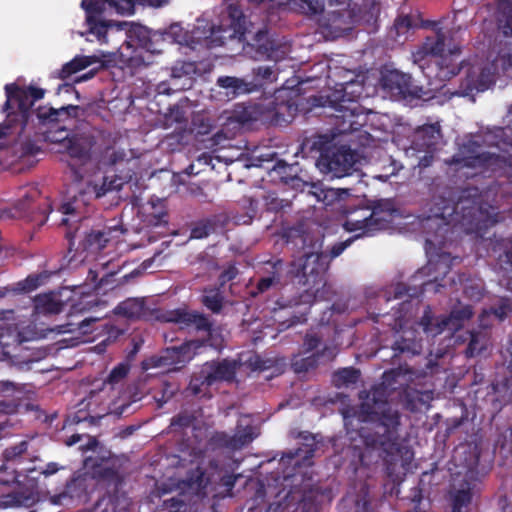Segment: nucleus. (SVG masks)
I'll list each match as a JSON object with an SVG mask.
<instances>
[{"label": "nucleus", "mask_w": 512, "mask_h": 512, "mask_svg": "<svg viewBox=\"0 0 512 512\" xmlns=\"http://www.w3.org/2000/svg\"><path fill=\"white\" fill-rule=\"evenodd\" d=\"M363 86L356 81L337 84L326 95L314 99V104L330 107L335 110L333 130L330 135L319 137L321 160L335 177L341 178L350 174L355 163V153L346 146L336 147L333 140L336 135L359 131L366 123L367 117L363 106L359 103Z\"/></svg>", "instance_id": "1"}, {"label": "nucleus", "mask_w": 512, "mask_h": 512, "mask_svg": "<svg viewBox=\"0 0 512 512\" xmlns=\"http://www.w3.org/2000/svg\"><path fill=\"white\" fill-rule=\"evenodd\" d=\"M393 212L392 204L389 201L380 200L375 203L369 216L361 220H347L344 228L348 232L362 230L361 234L349 237L348 239L335 243L328 252L310 253L306 262L301 264V268L306 270L310 286L297 299H294L295 306L304 304L306 307L300 312V315H294L289 320L287 327L298 323L306 322V315L311 305L317 300H330L333 296L332 287L327 283V272L333 259L340 256L351 244L362 237L368 235L371 231L382 229L389 222Z\"/></svg>", "instance_id": "2"}, {"label": "nucleus", "mask_w": 512, "mask_h": 512, "mask_svg": "<svg viewBox=\"0 0 512 512\" xmlns=\"http://www.w3.org/2000/svg\"><path fill=\"white\" fill-rule=\"evenodd\" d=\"M389 389L383 382L374 385L363 398L359 407V418L373 426V432L360 430L364 445L370 449H381L387 454L400 451V427L402 414L398 406L389 401Z\"/></svg>", "instance_id": "3"}, {"label": "nucleus", "mask_w": 512, "mask_h": 512, "mask_svg": "<svg viewBox=\"0 0 512 512\" xmlns=\"http://www.w3.org/2000/svg\"><path fill=\"white\" fill-rule=\"evenodd\" d=\"M460 53L461 48L454 41L452 30L438 28L435 35L427 37L413 53V58L429 81L445 82L460 72Z\"/></svg>", "instance_id": "4"}, {"label": "nucleus", "mask_w": 512, "mask_h": 512, "mask_svg": "<svg viewBox=\"0 0 512 512\" xmlns=\"http://www.w3.org/2000/svg\"><path fill=\"white\" fill-rule=\"evenodd\" d=\"M58 211L66 217L61 219V224L67 227L65 238L68 242V254L70 261H84V252L98 253L102 251L111 239V233L116 228L90 229L88 219L82 216L81 207L77 197L63 202L58 206Z\"/></svg>", "instance_id": "5"}, {"label": "nucleus", "mask_w": 512, "mask_h": 512, "mask_svg": "<svg viewBox=\"0 0 512 512\" xmlns=\"http://www.w3.org/2000/svg\"><path fill=\"white\" fill-rule=\"evenodd\" d=\"M450 271V265L447 263L445 255H441L437 261L429 260L428 263L417 270L411 277L412 286L399 282L393 287L392 299L418 298L424 292L433 290L435 293L440 291V287H445V277ZM391 297H386L388 303Z\"/></svg>", "instance_id": "6"}, {"label": "nucleus", "mask_w": 512, "mask_h": 512, "mask_svg": "<svg viewBox=\"0 0 512 512\" xmlns=\"http://www.w3.org/2000/svg\"><path fill=\"white\" fill-rule=\"evenodd\" d=\"M284 237L288 245H292L303 255L292 261L289 266V273L294 278H298V284L309 288V278L307 271L301 268V264L308 259L310 253H320L323 247L324 236L312 230L305 222H298L289 227L284 232Z\"/></svg>", "instance_id": "7"}, {"label": "nucleus", "mask_w": 512, "mask_h": 512, "mask_svg": "<svg viewBox=\"0 0 512 512\" xmlns=\"http://www.w3.org/2000/svg\"><path fill=\"white\" fill-rule=\"evenodd\" d=\"M5 93L4 111L11 110L14 105L17 106V111L8 113V120L12 121L19 118L20 132H24L30 124L34 103L44 98L46 90L32 85L20 87L11 83L5 85Z\"/></svg>", "instance_id": "8"}, {"label": "nucleus", "mask_w": 512, "mask_h": 512, "mask_svg": "<svg viewBox=\"0 0 512 512\" xmlns=\"http://www.w3.org/2000/svg\"><path fill=\"white\" fill-rule=\"evenodd\" d=\"M477 192L476 188L463 190L454 206V212L461 214L462 225L467 226V231L483 234L497 223V215L482 208Z\"/></svg>", "instance_id": "9"}, {"label": "nucleus", "mask_w": 512, "mask_h": 512, "mask_svg": "<svg viewBox=\"0 0 512 512\" xmlns=\"http://www.w3.org/2000/svg\"><path fill=\"white\" fill-rule=\"evenodd\" d=\"M137 0H82L81 6L86 13L88 32L96 36L101 43H106L107 32L116 23L102 19L104 12L109 8H118L120 3L133 5Z\"/></svg>", "instance_id": "10"}, {"label": "nucleus", "mask_w": 512, "mask_h": 512, "mask_svg": "<svg viewBox=\"0 0 512 512\" xmlns=\"http://www.w3.org/2000/svg\"><path fill=\"white\" fill-rule=\"evenodd\" d=\"M39 195L40 193L36 188H25L21 198L16 202L15 208L20 217L42 226L46 223L53 208L48 199L44 200L43 203L36 204Z\"/></svg>", "instance_id": "11"}, {"label": "nucleus", "mask_w": 512, "mask_h": 512, "mask_svg": "<svg viewBox=\"0 0 512 512\" xmlns=\"http://www.w3.org/2000/svg\"><path fill=\"white\" fill-rule=\"evenodd\" d=\"M117 31L125 29L127 40L125 43L129 47H140L152 54L160 53L161 48L158 47L157 41L161 37L157 33L151 34L150 30L140 24H128L127 22L116 23Z\"/></svg>", "instance_id": "12"}, {"label": "nucleus", "mask_w": 512, "mask_h": 512, "mask_svg": "<svg viewBox=\"0 0 512 512\" xmlns=\"http://www.w3.org/2000/svg\"><path fill=\"white\" fill-rule=\"evenodd\" d=\"M169 320L178 324H182L186 327H194L196 331H203L207 333V337L199 342V344L195 347H199L201 345H209L211 347L218 346V342L216 338H214L212 322L206 315L196 311H185L178 309L172 313V316Z\"/></svg>", "instance_id": "13"}, {"label": "nucleus", "mask_w": 512, "mask_h": 512, "mask_svg": "<svg viewBox=\"0 0 512 512\" xmlns=\"http://www.w3.org/2000/svg\"><path fill=\"white\" fill-rule=\"evenodd\" d=\"M239 363L236 360L222 359L220 361L206 362L202 371L206 381V387H210L216 382H232L237 373Z\"/></svg>", "instance_id": "14"}, {"label": "nucleus", "mask_w": 512, "mask_h": 512, "mask_svg": "<svg viewBox=\"0 0 512 512\" xmlns=\"http://www.w3.org/2000/svg\"><path fill=\"white\" fill-rule=\"evenodd\" d=\"M81 110L78 105H66L60 108H54L51 106H39L35 110H32V117L30 121H34L35 116L38 125L40 126H52L58 124L63 118L78 117V112Z\"/></svg>", "instance_id": "15"}, {"label": "nucleus", "mask_w": 512, "mask_h": 512, "mask_svg": "<svg viewBox=\"0 0 512 512\" xmlns=\"http://www.w3.org/2000/svg\"><path fill=\"white\" fill-rule=\"evenodd\" d=\"M439 124H426L418 127L413 135L412 148L419 152L433 154L441 140Z\"/></svg>", "instance_id": "16"}, {"label": "nucleus", "mask_w": 512, "mask_h": 512, "mask_svg": "<svg viewBox=\"0 0 512 512\" xmlns=\"http://www.w3.org/2000/svg\"><path fill=\"white\" fill-rule=\"evenodd\" d=\"M335 356L336 347L324 345L321 350H318L309 356L303 357L300 354L294 355L291 360V368L297 374L306 373L315 369L321 359L331 361Z\"/></svg>", "instance_id": "17"}, {"label": "nucleus", "mask_w": 512, "mask_h": 512, "mask_svg": "<svg viewBox=\"0 0 512 512\" xmlns=\"http://www.w3.org/2000/svg\"><path fill=\"white\" fill-rule=\"evenodd\" d=\"M96 144V139L91 134H74L65 142V150L70 157L86 163L91 159V152Z\"/></svg>", "instance_id": "18"}, {"label": "nucleus", "mask_w": 512, "mask_h": 512, "mask_svg": "<svg viewBox=\"0 0 512 512\" xmlns=\"http://www.w3.org/2000/svg\"><path fill=\"white\" fill-rule=\"evenodd\" d=\"M217 85L226 90V95L229 98H236L240 95L249 94L258 91L261 83L255 81H246L245 79L234 76H221L217 79Z\"/></svg>", "instance_id": "19"}, {"label": "nucleus", "mask_w": 512, "mask_h": 512, "mask_svg": "<svg viewBox=\"0 0 512 512\" xmlns=\"http://www.w3.org/2000/svg\"><path fill=\"white\" fill-rule=\"evenodd\" d=\"M305 443L294 451H289L285 453L281 461L283 463L292 464L293 466L303 465H311V459L313 458L315 451L317 449V443L315 442V438L313 436H307L304 438Z\"/></svg>", "instance_id": "20"}, {"label": "nucleus", "mask_w": 512, "mask_h": 512, "mask_svg": "<svg viewBox=\"0 0 512 512\" xmlns=\"http://www.w3.org/2000/svg\"><path fill=\"white\" fill-rule=\"evenodd\" d=\"M421 339H417L416 331L409 329L403 330L392 345L394 357L399 355L414 356L422 352Z\"/></svg>", "instance_id": "21"}, {"label": "nucleus", "mask_w": 512, "mask_h": 512, "mask_svg": "<svg viewBox=\"0 0 512 512\" xmlns=\"http://www.w3.org/2000/svg\"><path fill=\"white\" fill-rule=\"evenodd\" d=\"M418 324L427 337H436L444 331H448L444 315L435 316L430 306L425 307Z\"/></svg>", "instance_id": "22"}, {"label": "nucleus", "mask_w": 512, "mask_h": 512, "mask_svg": "<svg viewBox=\"0 0 512 512\" xmlns=\"http://www.w3.org/2000/svg\"><path fill=\"white\" fill-rule=\"evenodd\" d=\"M190 345L182 344L180 346L168 347L164 350L163 354L156 360V366L163 367H176L179 364H184L190 358Z\"/></svg>", "instance_id": "23"}, {"label": "nucleus", "mask_w": 512, "mask_h": 512, "mask_svg": "<svg viewBox=\"0 0 512 512\" xmlns=\"http://www.w3.org/2000/svg\"><path fill=\"white\" fill-rule=\"evenodd\" d=\"M252 46L255 47L257 54L266 59H277L278 46L269 36L266 28L258 30L254 37Z\"/></svg>", "instance_id": "24"}, {"label": "nucleus", "mask_w": 512, "mask_h": 512, "mask_svg": "<svg viewBox=\"0 0 512 512\" xmlns=\"http://www.w3.org/2000/svg\"><path fill=\"white\" fill-rule=\"evenodd\" d=\"M498 30L505 38L512 37V3L510 0H499L495 12Z\"/></svg>", "instance_id": "25"}, {"label": "nucleus", "mask_w": 512, "mask_h": 512, "mask_svg": "<svg viewBox=\"0 0 512 512\" xmlns=\"http://www.w3.org/2000/svg\"><path fill=\"white\" fill-rule=\"evenodd\" d=\"M146 312V302L144 298H127L120 302L115 308L114 313L128 319H139Z\"/></svg>", "instance_id": "26"}, {"label": "nucleus", "mask_w": 512, "mask_h": 512, "mask_svg": "<svg viewBox=\"0 0 512 512\" xmlns=\"http://www.w3.org/2000/svg\"><path fill=\"white\" fill-rule=\"evenodd\" d=\"M473 315V307L469 304L459 305L452 308L448 315H444L448 325V331L450 333H455L460 330L464 326L465 322L470 320Z\"/></svg>", "instance_id": "27"}, {"label": "nucleus", "mask_w": 512, "mask_h": 512, "mask_svg": "<svg viewBox=\"0 0 512 512\" xmlns=\"http://www.w3.org/2000/svg\"><path fill=\"white\" fill-rule=\"evenodd\" d=\"M512 312V302L509 298L501 297L489 309L483 310L479 316L480 325L487 327L485 323L487 317L493 315L498 321H503Z\"/></svg>", "instance_id": "28"}, {"label": "nucleus", "mask_w": 512, "mask_h": 512, "mask_svg": "<svg viewBox=\"0 0 512 512\" xmlns=\"http://www.w3.org/2000/svg\"><path fill=\"white\" fill-rule=\"evenodd\" d=\"M384 85L391 90H397L401 94H411V76L398 72L390 71L384 76Z\"/></svg>", "instance_id": "29"}, {"label": "nucleus", "mask_w": 512, "mask_h": 512, "mask_svg": "<svg viewBox=\"0 0 512 512\" xmlns=\"http://www.w3.org/2000/svg\"><path fill=\"white\" fill-rule=\"evenodd\" d=\"M97 61L95 56H75L72 60L65 63L60 71L58 77L60 79H67L73 74L87 68Z\"/></svg>", "instance_id": "30"}, {"label": "nucleus", "mask_w": 512, "mask_h": 512, "mask_svg": "<svg viewBox=\"0 0 512 512\" xmlns=\"http://www.w3.org/2000/svg\"><path fill=\"white\" fill-rule=\"evenodd\" d=\"M32 502L33 499L28 491L14 490L0 495V506L3 508L27 507Z\"/></svg>", "instance_id": "31"}, {"label": "nucleus", "mask_w": 512, "mask_h": 512, "mask_svg": "<svg viewBox=\"0 0 512 512\" xmlns=\"http://www.w3.org/2000/svg\"><path fill=\"white\" fill-rule=\"evenodd\" d=\"M230 122L247 125L257 120V112L251 105L236 104L227 117Z\"/></svg>", "instance_id": "32"}, {"label": "nucleus", "mask_w": 512, "mask_h": 512, "mask_svg": "<svg viewBox=\"0 0 512 512\" xmlns=\"http://www.w3.org/2000/svg\"><path fill=\"white\" fill-rule=\"evenodd\" d=\"M288 273L290 276H292L289 273V269L287 270L286 262L282 259H276V260H270L264 263L262 267V273L263 276H266L268 278H271L276 283L282 285L283 277L285 273ZM292 279H295L294 277H291Z\"/></svg>", "instance_id": "33"}, {"label": "nucleus", "mask_w": 512, "mask_h": 512, "mask_svg": "<svg viewBox=\"0 0 512 512\" xmlns=\"http://www.w3.org/2000/svg\"><path fill=\"white\" fill-rule=\"evenodd\" d=\"M472 488L469 483L451 493V512H463L472 502Z\"/></svg>", "instance_id": "34"}, {"label": "nucleus", "mask_w": 512, "mask_h": 512, "mask_svg": "<svg viewBox=\"0 0 512 512\" xmlns=\"http://www.w3.org/2000/svg\"><path fill=\"white\" fill-rule=\"evenodd\" d=\"M201 303L212 313L218 314L222 311L224 296L219 288H205Z\"/></svg>", "instance_id": "35"}, {"label": "nucleus", "mask_w": 512, "mask_h": 512, "mask_svg": "<svg viewBox=\"0 0 512 512\" xmlns=\"http://www.w3.org/2000/svg\"><path fill=\"white\" fill-rule=\"evenodd\" d=\"M400 400L403 407L411 412H416L423 404V393L411 387L403 389L400 393Z\"/></svg>", "instance_id": "36"}, {"label": "nucleus", "mask_w": 512, "mask_h": 512, "mask_svg": "<svg viewBox=\"0 0 512 512\" xmlns=\"http://www.w3.org/2000/svg\"><path fill=\"white\" fill-rule=\"evenodd\" d=\"M178 388L175 384L162 381L153 388V399L158 408H162L176 394Z\"/></svg>", "instance_id": "37"}, {"label": "nucleus", "mask_w": 512, "mask_h": 512, "mask_svg": "<svg viewBox=\"0 0 512 512\" xmlns=\"http://www.w3.org/2000/svg\"><path fill=\"white\" fill-rule=\"evenodd\" d=\"M468 345L465 349L467 358H474L480 355L487 348V337L482 332L471 331Z\"/></svg>", "instance_id": "38"}, {"label": "nucleus", "mask_w": 512, "mask_h": 512, "mask_svg": "<svg viewBox=\"0 0 512 512\" xmlns=\"http://www.w3.org/2000/svg\"><path fill=\"white\" fill-rule=\"evenodd\" d=\"M86 494V480L82 477H74L67 482L64 491L58 498L80 499Z\"/></svg>", "instance_id": "39"}, {"label": "nucleus", "mask_w": 512, "mask_h": 512, "mask_svg": "<svg viewBox=\"0 0 512 512\" xmlns=\"http://www.w3.org/2000/svg\"><path fill=\"white\" fill-rule=\"evenodd\" d=\"M360 377V371L354 367L341 368L334 372L333 382L335 386H349L357 383Z\"/></svg>", "instance_id": "40"}, {"label": "nucleus", "mask_w": 512, "mask_h": 512, "mask_svg": "<svg viewBox=\"0 0 512 512\" xmlns=\"http://www.w3.org/2000/svg\"><path fill=\"white\" fill-rule=\"evenodd\" d=\"M352 512H377L375 507L372 506L367 485H363L356 495Z\"/></svg>", "instance_id": "41"}, {"label": "nucleus", "mask_w": 512, "mask_h": 512, "mask_svg": "<svg viewBox=\"0 0 512 512\" xmlns=\"http://www.w3.org/2000/svg\"><path fill=\"white\" fill-rule=\"evenodd\" d=\"M156 202H151L154 211L148 215V221L152 226L159 227L168 224V213L164 200L157 199Z\"/></svg>", "instance_id": "42"}, {"label": "nucleus", "mask_w": 512, "mask_h": 512, "mask_svg": "<svg viewBox=\"0 0 512 512\" xmlns=\"http://www.w3.org/2000/svg\"><path fill=\"white\" fill-rule=\"evenodd\" d=\"M255 437L256 435L252 426L248 425L241 429L238 427L236 432L232 435L234 450H239L247 446Z\"/></svg>", "instance_id": "43"}, {"label": "nucleus", "mask_w": 512, "mask_h": 512, "mask_svg": "<svg viewBox=\"0 0 512 512\" xmlns=\"http://www.w3.org/2000/svg\"><path fill=\"white\" fill-rule=\"evenodd\" d=\"M122 186L121 179L117 177L110 178L108 176H104L101 184L93 185V192L96 198H101L105 196L108 192L113 190H120Z\"/></svg>", "instance_id": "44"}, {"label": "nucleus", "mask_w": 512, "mask_h": 512, "mask_svg": "<svg viewBox=\"0 0 512 512\" xmlns=\"http://www.w3.org/2000/svg\"><path fill=\"white\" fill-rule=\"evenodd\" d=\"M27 449H28V442L21 441L16 445L7 447L3 452V456L6 461L14 462L17 465H19L22 463L23 455L27 452Z\"/></svg>", "instance_id": "45"}, {"label": "nucleus", "mask_w": 512, "mask_h": 512, "mask_svg": "<svg viewBox=\"0 0 512 512\" xmlns=\"http://www.w3.org/2000/svg\"><path fill=\"white\" fill-rule=\"evenodd\" d=\"M248 211L245 214H236L233 219L238 225H247L256 217L258 211V202L252 198L244 199Z\"/></svg>", "instance_id": "46"}, {"label": "nucleus", "mask_w": 512, "mask_h": 512, "mask_svg": "<svg viewBox=\"0 0 512 512\" xmlns=\"http://www.w3.org/2000/svg\"><path fill=\"white\" fill-rule=\"evenodd\" d=\"M215 231V223L210 219L197 222L191 229V239H203Z\"/></svg>", "instance_id": "47"}, {"label": "nucleus", "mask_w": 512, "mask_h": 512, "mask_svg": "<svg viewBox=\"0 0 512 512\" xmlns=\"http://www.w3.org/2000/svg\"><path fill=\"white\" fill-rule=\"evenodd\" d=\"M264 201L266 210L273 213H278L291 205L289 200L279 198L275 192H268L264 196Z\"/></svg>", "instance_id": "48"}, {"label": "nucleus", "mask_w": 512, "mask_h": 512, "mask_svg": "<svg viewBox=\"0 0 512 512\" xmlns=\"http://www.w3.org/2000/svg\"><path fill=\"white\" fill-rule=\"evenodd\" d=\"M196 417L187 411H183L174 416L171 420L170 427L175 431L177 428L185 429L193 426Z\"/></svg>", "instance_id": "49"}, {"label": "nucleus", "mask_w": 512, "mask_h": 512, "mask_svg": "<svg viewBox=\"0 0 512 512\" xmlns=\"http://www.w3.org/2000/svg\"><path fill=\"white\" fill-rule=\"evenodd\" d=\"M130 371V365L126 362L117 364L108 374L105 382L111 385L119 383Z\"/></svg>", "instance_id": "50"}, {"label": "nucleus", "mask_w": 512, "mask_h": 512, "mask_svg": "<svg viewBox=\"0 0 512 512\" xmlns=\"http://www.w3.org/2000/svg\"><path fill=\"white\" fill-rule=\"evenodd\" d=\"M209 445L212 448H227L234 450L232 435H229L226 432H215L209 440Z\"/></svg>", "instance_id": "51"}, {"label": "nucleus", "mask_w": 512, "mask_h": 512, "mask_svg": "<svg viewBox=\"0 0 512 512\" xmlns=\"http://www.w3.org/2000/svg\"><path fill=\"white\" fill-rule=\"evenodd\" d=\"M299 10L308 15H316L323 11V5L318 0H293Z\"/></svg>", "instance_id": "52"}, {"label": "nucleus", "mask_w": 512, "mask_h": 512, "mask_svg": "<svg viewBox=\"0 0 512 512\" xmlns=\"http://www.w3.org/2000/svg\"><path fill=\"white\" fill-rule=\"evenodd\" d=\"M99 303L97 298L88 299L82 298L79 302L73 304L70 310V317H75L78 314H84L87 311L93 310L95 307H98Z\"/></svg>", "instance_id": "53"}, {"label": "nucleus", "mask_w": 512, "mask_h": 512, "mask_svg": "<svg viewBox=\"0 0 512 512\" xmlns=\"http://www.w3.org/2000/svg\"><path fill=\"white\" fill-rule=\"evenodd\" d=\"M273 365H274L273 360L264 359L258 354H254V355L250 356L249 359L247 360V366L252 371L262 372V371L270 369Z\"/></svg>", "instance_id": "54"}, {"label": "nucleus", "mask_w": 512, "mask_h": 512, "mask_svg": "<svg viewBox=\"0 0 512 512\" xmlns=\"http://www.w3.org/2000/svg\"><path fill=\"white\" fill-rule=\"evenodd\" d=\"M321 344H322V337L319 336L317 333L309 332V333H306V335L303 339L302 349L305 353H309L312 351L316 352V351L320 350L319 347L321 346Z\"/></svg>", "instance_id": "55"}, {"label": "nucleus", "mask_w": 512, "mask_h": 512, "mask_svg": "<svg viewBox=\"0 0 512 512\" xmlns=\"http://www.w3.org/2000/svg\"><path fill=\"white\" fill-rule=\"evenodd\" d=\"M253 75L259 80L258 83L262 85L264 82H273L276 80V75L272 67L270 66H258L253 69Z\"/></svg>", "instance_id": "56"}, {"label": "nucleus", "mask_w": 512, "mask_h": 512, "mask_svg": "<svg viewBox=\"0 0 512 512\" xmlns=\"http://www.w3.org/2000/svg\"><path fill=\"white\" fill-rule=\"evenodd\" d=\"M278 286L281 285L273 281L271 278L262 275L257 281L255 290H252L250 294L251 296L256 297L257 295L265 293L270 289L276 288Z\"/></svg>", "instance_id": "57"}, {"label": "nucleus", "mask_w": 512, "mask_h": 512, "mask_svg": "<svg viewBox=\"0 0 512 512\" xmlns=\"http://www.w3.org/2000/svg\"><path fill=\"white\" fill-rule=\"evenodd\" d=\"M412 27L413 22L409 15L398 16L394 21V29L397 36L405 35Z\"/></svg>", "instance_id": "58"}, {"label": "nucleus", "mask_w": 512, "mask_h": 512, "mask_svg": "<svg viewBox=\"0 0 512 512\" xmlns=\"http://www.w3.org/2000/svg\"><path fill=\"white\" fill-rule=\"evenodd\" d=\"M190 482L196 484L199 488L205 489L211 484L214 480H212L209 476L206 475V472L197 468L193 471L189 478Z\"/></svg>", "instance_id": "59"}, {"label": "nucleus", "mask_w": 512, "mask_h": 512, "mask_svg": "<svg viewBox=\"0 0 512 512\" xmlns=\"http://www.w3.org/2000/svg\"><path fill=\"white\" fill-rule=\"evenodd\" d=\"M239 274V270L235 264H229L220 273L218 277L219 286L224 287L228 282L234 280Z\"/></svg>", "instance_id": "60"}, {"label": "nucleus", "mask_w": 512, "mask_h": 512, "mask_svg": "<svg viewBox=\"0 0 512 512\" xmlns=\"http://www.w3.org/2000/svg\"><path fill=\"white\" fill-rule=\"evenodd\" d=\"M292 169V166L290 165H287L286 163H283L282 161H279L277 163V165L274 167V171L280 175V178L281 180L285 183V184H289V183H292L294 184L295 182H298L300 181V178L297 177V176H289V175H286V170H291Z\"/></svg>", "instance_id": "61"}, {"label": "nucleus", "mask_w": 512, "mask_h": 512, "mask_svg": "<svg viewBox=\"0 0 512 512\" xmlns=\"http://www.w3.org/2000/svg\"><path fill=\"white\" fill-rule=\"evenodd\" d=\"M206 386V381L204 379V373L201 370L198 375L193 376L189 382L188 390L192 395L197 396L202 392V387Z\"/></svg>", "instance_id": "62"}, {"label": "nucleus", "mask_w": 512, "mask_h": 512, "mask_svg": "<svg viewBox=\"0 0 512 512\" xmlns=\"http://www.w3.org/2000/svg\"><path fill=\"white\" fill-rule=\"evenodd\" d=\"M70 134L68 130H66L64 127L59 128L54 133H48L46 135V139L52 143H59L62 145L63 148H65V142L66 140L70 139Z\"/></svg>", "instance_id": "63"}, {"label": "nucleus", "mask_w": 512, "mask_h": 512, "mask_svg": "<svg viewBox=\"0 0 512 512\" xmlns=\"http://www.w3.org/2000/svg\"><path fill=\"white\" fill-rule=\"evenodd\" d=\"M193 123L197 128V133L201 135L209 134L213 129V124L210 119L203 116L195 117Z\"/></svg>", "instance_id": "64"}]
</instances>
